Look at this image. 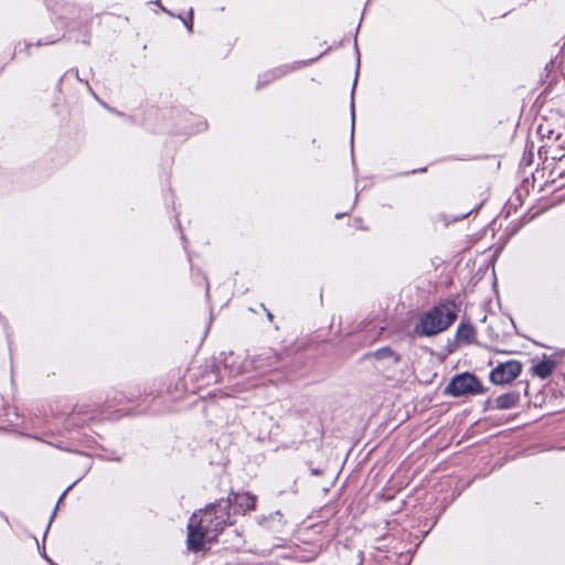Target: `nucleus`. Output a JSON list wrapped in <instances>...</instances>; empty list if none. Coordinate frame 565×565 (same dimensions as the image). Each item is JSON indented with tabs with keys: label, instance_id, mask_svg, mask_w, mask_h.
I'll use <instances>...</instances> for the list:
<instances>
[{
	"label": "nucleus",
	"instance_id": "nucleus-1",
	"mask_svg": "<svg viewBox=\"0 0 565 565\" xmlns=\"http://www.w3.org/2000/svg\"><path fill=\"white\" fill-rule=\"evenodd\" d=\"M231 498L207 505L194 513L188 525V547L201 551L206 543H212L230 522Z\"/></svg>",
	"mask_w": 565,
	"mask_h": 565
},
{
	"label": "nucleus",
	"instance_id": "nucleus-2",
	"mask_svg": "<svg viewBox=\"0 0 565 565\" xmlns=\"http://www.w3.org/2000/svg\"><path fill=\"white\" fill-rule=\"evenodd\" d=\"M458 309L454 301H441L423 313L414 331L422 337H433L447 330L457 319Z\"/></svg>",
	"mask_w": 565,
	"mask_h": 565
},
{
	"label": "nucleus",
	"instance_id": "nucleus-3",
	"mask_svg": "<svg viewBox=\"0 0 565 565\" xmlns=\"http://www.w3.org/2000/svg\"><path fill=\"white\" fill-rule=\"evenodd\" d=\"M480 383L477 377L469 373L456 375L446 387V392L452 396L475 394L480 392Z\"/></svg>",
	"mask_w": 565,
	"mask_h": 565
},
{
	"label": "nucleus",
	"instance_id": "nucleus-4",
	"mask_svg": "<svg viewBox=\"0 0 565 565\" xmlns=\"http://www.w3.org/2000/svg\"><path fill=\"white\" fill-rule=\"evenodd\" d=\"M522 371V364L519 361H508L500 363L490 373V380L493 384L503 385L515 380Z\"/></svg>",
	"mask_w": 565,
	"mask_h": 565
},
{
	"label": "nucleus",
	"instance_id": "nucleus-5",
	"mask_svg": "<svg viewBox=\"0 0 565 565\" xmlns=\"http://www.w3.org/2000/svg\"><path fill=\"white\" fill-rule=\"evenodd\" d=\"M323 54L324 53H321L320 55L309 58V60H301V61H296L291 64L279 65L277 67L269 70V75L271 76L273 81L279 79L291 72H295L297 70H300L302 67L310 65L311 63L316 62Z\"/></svg>",
	"mask_w": 565,
	"mask_h": 565
},
{
	"label": "nucleus",
	"instance_id": "nucleus-6",
	"mask_svg": "<svg viewBox=\"0 0 565 565\" xmlns=\"http://www.w3.org/2000/svg\"><path fill=\"white\" fill-rule=\"evenodd\" d=\"M232 502L235 503V509L238 512L246 513L247 511H252L255 509L256 497L248 493H234L231 492L230 497Z\"/></svg>",
	"mask_w": 565,
	"mask_h": 565
},
{
	"label": "nucleus",
	"instance_id": "nucleus-7",
	"mask_svg": "<svg viewBox=\"0 0 565 565\" xmlns=\"http://www.w3.org/2000/svg\"><path fill=\"white\" fill-rule=\"evenodd\" d=\"M476 340V329L470 323H460L456 331V341L462 344H470Z\"/></svg>",
	"mask_w": 565,
	"mask_h": 565
},
{
	"label": "nucleus",
	"instance_id": "nucleus-8",
	"mask_svg": "<svg viewBox=\"0 0 565 565\" xmlns=\"http://www.w3.org/2000/svg\"><path fill=\"white\" fill-rule=\"evenodd\" d=\"M556 363L554 360L544 358L533 366V374L540 379L548 377L555 370Z\"/></svg>",
	"mask_w": 565,
	"mask_h": 565
},
{
	"label": "nucleus",
	"instance_id": "nucleus-9",
	"mask_svg": "<svg viewBox=\"0 0 565 565\" xmlns=\"http://www.w3.org/2000/svg\"><path fill=\"white\" fill-rule=\"evenodd\" d=\"M354 49H355V53H356V71H355V77H354L353 86H352V90H351V119H352L351 143H353V134H354V102H353V96H354V89H355L356 82H358L359 68H360V53H359L356 41L354 42Z\"/></svg>",
	"mask_w": 565,
	"mask_h": 565
},
{
	"label": "nucleus",
	"instance_id": "nucleus-10",
	"mask_svg": "<svg viewBox=\"0 0 565 565\" xmlns=\"http://www.w3.org/2000/svg\"><path fill=\"white\" fill-rule=\"evenodd\" d=\"M518 396L515 394H504L495 399V407L499 409H509L515 406Z\"/></svg>",
	"mask_w": 565,
	"mask_h": 565
},
{
	"label": "nucleus",
	"instance_id": "nucleus-11",
	"mask_svg": "<svg viewBox=\"0 0 565 565\" xmlns=\"http://www.w3.org/2000/svg\"><path fill=\"white\" fill-rule=\"evenodd\" d=\"M373 356L376 360H391L394 364L398 363L401 360L399 355L387 347L376 350L373 353Z\"/></svg>",
	"mask_w": 565,
	"mask_h": 565
},
{
	"label": "nucleus",
	"instance_id": "nucleus-12",
	"mask_svg": "<svg viewBox=\"0 0 565 565\" xmlns=\"http://www.w3.org/2000/svg\"><path fill=\"white\" fill-rule=\"evenodd\" d=\"M70 73H74V74H75V77H76V79H77L78 82H81V83H85V85H86L87 90L89 92V94H90V95H93L96 99H98L97 95L95 94V92L93 90V88L89 86L88 82H87V81H83V79L79 77V75H78V71H77V70H75V71H74V70H71V71H70ZM67 74H68V72H67V73H65V74L60 78L58 84H57V86H58V87L61 86V84H62V82H63L64 77H65V76H67Z\"/></svg>",
	"mask_w": 565,
	"mask_h": 565
},
{
	"label": "nucleus",
	"instance_id": "nucleus-13",
	"mask_svg": "<svg viewBox=\"0 0 565 565\" xmlns=\"http://www.w3.org/2000/svg\"><path fill=\"white\" fill-rule=\"evenodd\" d=\"M273 82L274 81H273L271 76L269 75V71H266L258 76V79L256 83V89H260Z\"/></svg>",
	"mask_w": 565,
	"mask_h": 565
},
{
	"label": "nucleus",
	"instance_id": "nucleus-14",
	"mask_svg": "<svg viewBox=\"0 0 565 565\" xmlns=\"http://www.w3.org/2000/svg\"><path fill=\"white\" fill-rule=\"evenodd\" d=\"M179 19L183 22L184 26L189 32L193 31V9L189 10L188 18L179 15Z\"/></svg>",
	"mask_w": 565,
	"mask_h": 565
},
{
	"label": "nucleus",
	"instance_id": "nucleus-15",
	"mask_svg": "<svg viewBox=\"0 0 565 565\" xmlns=\"http://www.w3.org/2000/svg\"><path fill=\"white\" fill-rule=\"evenodd\" d=\"M472 212H473V210H470V211H468V212H466V213H462V214H460V215H458V216H454V217H452V221H454V222H457V221L465 220V218H466V217H468Z\"/></svg>",
	"mask_w": 565,
	"mask_h": 565
},
{
	"label": "nucleus",
	"instance_id": "nucleus-16",
	"mask_svg": "<svg viewBox=\"0 0 565 565\" xmlns=\"http://www.w3.org/2000/svg\"><path fill=\"white\" fill-rule=\"evenodd\" d=\"M55 42V40H45V41H39L36 43L38 46H41V45H49V44H53Z\"/></svg>",
	"mask_w": 565,
	"mask_h": 565
},
{
	"label": "nucleus",
	"instance_id": "nucleus-17",
	"mask_svg": "<svg viewBox=\"0 0 565 565\" xmlns=\"http://www.w3.org/2000/svg\"><path fill=\"white\" fill-rule=\"evenodd\" d=\"M263 308H264V310H265V311H266V313H267V318H268V320H269V321H273V318H274V317H273V313H271L269 310H267L264 306H263Z\"/></svg>",
	"mask_w": 565,
	"mask_h": 565
},
{
	"label": "nucleus",
	"instance_id": "nucleus-18",
	"mask_svg": "<svg viewBox=\"0 0 565 565\" xmlns=\"http://www.w3.org/2000/svg\"><path fill=\"white\" fill-rule=\"evenodd\" d=\"M154 3L158 4L161 8L162 11L171 14L163 6L160 4V0H156Z\"/></svg>",
	"mask_w": 565,
	"mask_h": 565
},
{
	"label": "nucleus",
	"instance_id": "nucleus-19",
	"mask_svg": "<svg viewBox=\"0 0 565 565\" xmlns=\"http://www.w3.org/2000/svg\"><path fill=\"white\" fill-rule=\"evenodd\" d=\"M426 171V168H422V169H417V170H413L412 172H406L405 174H409V173H417V172H425Z\"/></svg>",
	"mask_w": 565,
	"mask_h": 565
},
{
	"label": "nucleus",
	"instance_id": "nucleus-20",
	"mask_svg": "<svg viewBox=\"0 0 565 565\" xmlns=\"http://www.w3.org/2000/svg\"><path fill=\"white\" fill-rule=\"evenodd\" d=\"M347 214H348V212H347V213H342V214H341V213H338V214H335V218H338V220H339V218H341L342 216H344V215H347Z\"/></svg>",
	"mask_w": 565,
	"mask_h": 565
},
{
	"label": "nucleus",
	"instance_id": "nucleus-21",
	"mask_svg": "<svg viewBox=\"0 0 565 565\" xmlns=\"http://www.w3.org/2000/svg\"><path fill=\"white\" fill-rule=\"evenodd\" d=\"M516 231H518V228H512V230L510 231V234H511V235H513Z\"/></svg>",
	"mask_w": 565,
	"mask_h": 565
}]
</instances>
